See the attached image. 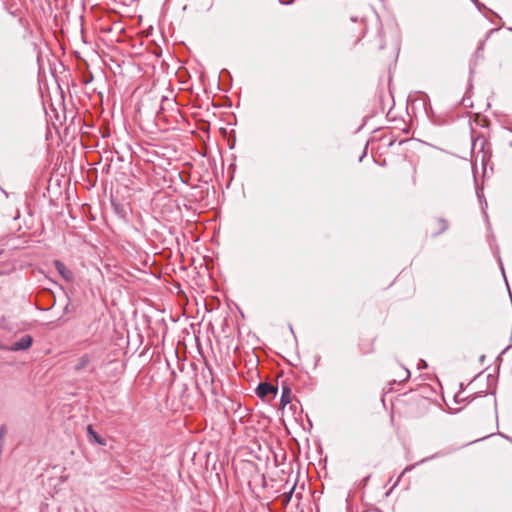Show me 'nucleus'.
<instances>
[{"mask_svg":"<svg viewBox=\"0 0 512 512\" xmlns=\"http://www.w3.org/2000/svg\"><path fill=\"white\" fill-rule=\"evenodd\" d=\"M277 392L278 388L267 382L260 383L256 388V394L260 398H265L269 394H273L275 396Z\"/></svg>","mask_w":512,"mask_h":512,"instance_id":"obj_2","label":"nucleus"},{"mask_svg":"<svg viewBox=\"0 0 512 512\" xmlns=\"http://www.w3.org/2000/svg\"><path fill=\"white\" fill-rule=\"evenodd\" d=\"M291 401V390L287 386L282 387V394L280 398V404L286 406Z\"/></svg>","mask_w":512,"mask_h":512,"instance_id":"obj_5","label":"nucleus"},{"mask_svg":"<svg viewBox=\"0 0 512 512\" xmlns=\"http://www.w3.org/2000/svg\"><path fill=\"white\" fill-rule=\"evenodd\" d=\"M351 20H352L353 22H356V21H357V18H356V17H351Z\"/></svg>","mask_w":512,"mask_h":512,"instance_id":"obj_17","label":"nucleus"},{"mask_svg":"<svg viewBox=\"0 0 512 512\" xmlns=\"http://www.w3.org/2000/svg\"><path fill=\"white\" fill-rule=\"evenodd\" d=\"M70 311V301H68V303L65 305L64 309H63V314H67L69 313Z\"/></svg>","mask_w":512,"mask_h":512,"instance_id":"obj_13","label":"nucleus"},{"mask_svg":"<svg viewBox=\"0 0 512 512\" xmlns=\"http://www.w3.org/2000/svg\"><path fill=\"white\" fill-rule=\"evenodd\" d=\"M414 468V465L407 466L401 473L400 477L403 476L406 472L411 471Z\"/></svg>","mask_w":512,"mask_h":512,"instance_id":"obj_14","label":"nucleus"},{"mask_svg":"<svg viewBox=\"0 0 512 512\" xmlns=\"http://www.w3.org/2000/svg\"><path fill=\"white\" fill-rule=\"evenodd\" d=\"M502 273H504V267L501 265ZM505 276V274H503Z\"/></svg>","mask_w":512,"mask_h":512,"instance_id":"obj_18","label":"nucleus"},{"mask_svg":"<svg viewBox=\"0 0 512 512\" xmlns=\"http://www.w3.org/2000/svg\"><path fill=\"white\" fill-rule=\"evenodd\" d=\"M88 435L90 439H93L96 443L104 445V440L95 432L93 431L91 426H88L87 428Z\"/></svg>","mask_w":512,"mask_h":512,"instance_id":"obj_7","label":"nucleus"},{"mask_svg":"<svg viewBox=\"0 0 512 512\" xmlns=\"http://www.w3.org/2000/svg\"><path fill=\"white\" fill-rule=\"evenodd\" d=\"M471 2L477 7L479 11L485 7L484 4L480 3L478 0H471Z\"/></svg>","mask_w":512,"mask_h":512,"instance_id":"obj_12","label":"nucleus"},{"mask_svg":"<svg viewBox=\"0 0 512 512\" xmlns=\"http://www.w3.org/2000/svg\"><path fill=\"white\" fill-rule=\"evenodd\" d=\"M488 38V36L486 37ZM487 39H484L483 41L480 42V44L478 45L477 49H476V52H475V55L477 58H481L482 57V52L484 50V46H485V42H486Z\"/></svg>","mask_w":512,"mask_h":512,"instance_id":"obj_8","label":"nucleus"},{"mask_svg":"<svg viewBox=\"0 0 512 512\" xmlns=\"http://www.w3.org/2000/svg\"><path fill=\"white\" fill-rule=\"evenodd\" d=\"M90 362H91V357L89 354L82 355L79 358L78 363L74 367L75 372H81L90 364Z\"/></svg>","mask_w":512,"mask_h":512,"instance_id":"obj_4","label":"nucleus"},{"mask_svg":"<svg viewBox=\"0 0 512 512\" xmlns=\"http://www.w3.org/2000/svg\"><path fill=\"white\" fill-rule=\"evenodd\" d=\"M202 375L204 378H207L209 376L211 378V383H213V371L210 367H207L206 370H203Z\"/></svg>","mask_w":512,"mask_h":512,"instance_id":"obj_10","label":"nucleus"},{"mask_svg":"<svg viewBox=\"0 0 512 512\" xmlns=\"http://www.w3.org/2000/svg\"><path fill=\"white\" fill-rule=\"evenodd\" d=\"M294 490H295V485L288 492L284 493L283 499H284L285 503H288L291 500Z\"/></svg>","mask_w":512,"mask_h":512,"instance_id":"obj_9","label":"nucleus"},{"mask_svg":"<svg viewBox=\"0 0 512 512\" xmlns=\"http://www.w3.org/2000/svg\"><path fill=\"white\" fill-rule=\"evenodd\" d=\"M437 224L439 226V230L437 232H435L433 234V236H438L440 235L441 233L445 232L448 227H449V224H448V221L444 218H438L437 219Z\"/></svg>","mask_w":512,"mask_h":512,"instance_id":"obj_6","label":"nucleus"},{"mask_svg":"<svg viewBox=\"0 0 512 512\" xmlns=\"http://www.w3.org/2000/svg\"><path fill=\"white\" fill-rule=\"evenodd\" d=\"M54 267L58 271V273L61 275V277L66 280L67 282H72L74 280L73 272L68 269L63 262L60 260L54 261Z\"/></svg>","mask_w":512,"mask_h":512,"instance_id":"obj_3","label":"nucleus"},{"mask_svg":"<svg viewBox=\"0 0 512 512\" xmlns=\"http://www.w3.org/2000/svg\"><path fill=\"white\" fill-rule=\"evenodd\" d=\"M366 155V148L364 149L362 155L359 157V161H362V159L365 157Z\"/></svg>","mask_w":512,"mask_h":512,"instance_id":"obj_16","label":"nucleus"},{"mask_svg":"<svg viewBox=\"0 0 512 512\" xmlns=\"http://www.w3.org/2000/svg\"><path fill=\"white\" fill-rule=\"evenodd\" d=\"M32 343L33 338L30 335H25L19 340L12 343L8 350L12 352L25 351L32 346Z\"/></svg>","mask_w":512,"mask_h":512,"instance_id":"obj_1","label":"nucleus"},{"mask_svg":"<svg viewBox=\"0 0 512 512\" xmlns=\"http://www.w3.org/2000/svg\"><path fill=\"white\" fill-rule=\"evenodd\" d=\"M6 434H7V428L5 425H2L0 427V444L2 443V441L5 439L6 437Z\"/></svg>","mask_w":512,"mask_h":512,"instance_id":"obj_11","label":"nucleus"},{"mask_svg":"<svg viewBox=\"0 0 512 512\" xmlns=\"http://www.w3.org/2000/svg\"><path fill=\"white\" fill-rule=\"evenodd\" d=\"M410 377V371L408 369H405V380Z\"/></svg>","mask_w":512,"mask_h":512,"instance_id":"obj_15","label":"nucleus"}]
</instances>
